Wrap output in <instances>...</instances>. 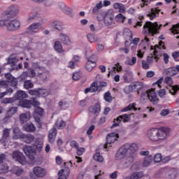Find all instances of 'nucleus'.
<instances>
[{"label":"nucleus","mask_w":179,"mask_h":179,"mask_svg":"<svg viewBox=\"0 0 179 179\" xmlns=\"http://www.w3.org/2000/svg\"><path fill=\"white\" fill-rule=\"evenodd\" d=\"M76 149H77L76 153H77L78 156H82V155H83V153H85V152H86V148H85L78 147Z\"/></svg>","instance_id":"0e129e2a"},{"label":"nucleus","mask_w":179,"mask_h":179,"mask_svg":"<svg viewBox=\"0 0 179 179\" xmlns=\"http://www.w3.org/2000/svg\"><path fill=\"white\" fill-rule=\"evenodd\" d=\"M33 173L36 176V177H38L39 178L44 177V176L47 174V171H45V169L40 166L34 167Z\"/></svg>","instance_id":"4468645a"},{"label":"nucleus","mask_w":179,"mask_h":179,"mask_svg":"<svg viewBox=\"0 0 179 179\" xmlns=\"http://www.w3.org/2000/svg\"><path fill=\"white\" fill-rule=\"evenodd\" d=\"M96 66H97V63L90 61H87L85 64V69L88 72H92V71H93V69L96 68Z\"/></svg>","instance_id":"c756f323"},{"label":"nucleus","mask_w":179,"mask_h":179,"mask_svg":"<svg viewBox=\"0 0 179 179\" xmlns=\"http://www.w3.org/2000/svg\"><path fill=\"white\" fill-rule=\"evenodd\" d=\"M60 40L63 44L65 45H69L71 44V40H69V37L65 34H60Z\"/></svg>","instance_id":"e433bc0d"},{"label":"nucleus","mask_w":179,"mask_h":179,"mask_svg":"<svg viewBox=\"0 0 179 179\" xmlns=\"http://www.w3.org/2000/svg\"><path fill=\"white\" fill-rule=\"evenodd\" d=\"M19 13V6L17 5H11L8 10L3 13V19L8 21L10 17H15Z\"/></svg>","instance_id":"20e7f679"},{"label":"nucleus","mask_w":179,"mask_h":179,"mask_svg":"<svg viewBox=\"0 0 179 179\" xmlns=\"http://www.w3.org/2000/svg\"><path fill=\"white\" fill-rule=\"evenodd\" d=\"M141 100H150L151 103L154 104H157V103H159V98H157L155 90L142 92L141 94Z\"/></svg>","instance_id":"7ed1b4c3"},{"label":"nucleus","mask_w":179,"mask_h":179,"mask_svg":"<svg viewBox=\"0 0 179 179\" xmlns=\"http://www.w3.org/2000/svg\"><path fill=\"white\" fill-rule=\"evenodd\" d=\"M8 86H9V82L5 80L0 81L1 89H8Z\"/></svg>","instance_id":"680f3d73"},{"label":"nucleus","mask_w":179,"mask_h":179,"mask_svg":"<svg viewBox=\"0 0 179 179\" xmlns=\"http://www.w3.org/2000/svg\"><path fill=\"white\" fill-rule=\"evenodd\" d=\"M43 141H39L38 143H36V149L38 152H42L43 151Z\"/></svg>","instance_id":"e2e57ef3"},{"label":"nucleus","mask_w":179,"mask_h":179,"mask_svg":"<svg viewBox=\"0 0 179 179\" xmlns=\"http://www.w3.org/2000/svg\"><path fill=\"white\" fill-rule=\"evenodd\" d=\"M22 138H23L24 142H25V143H33V142H34V140L36 139L34 138V136H33L31 134H27V135L22 136Z\"/></svg>","instance_id":"f704fd0d"},{"label":"nucleus","mask_w":179,"mask_h":179,"mask_svg":"<svg viewBox=\"0 0 179 179\" xmlns=\"http://www.w3.org/2000/svg\"><path fill=\"white\" fill-rule=\"evenodd\" d=\"M28 95L24 91H18L15 94V100H23V99H27Z\"/></svg>","instance_id":"c85d7f7f"},{"label":"nucleus","mask_w":179,"mask_h":179,"mask_svg":"<svg viewBox=\"0 0 179 179\" xmlns=\"http://www.w3.org/2000/svg\"><path fill=\"white\" fill-rule=\"evenodd\" d=\"M13 138L16 140V139H20V138H23V134H22V131H20V129L18 127H15L13 130Z\"/></svg>","instance_id":"bb28decb"},{"label":"nucleus","mask_w":179,"mask_h":179,"mask_svg":"<svg viewBox=\"0 0 179 179\" xmlns=\"http://www.w3.org/2000/svg\"><path fill=\"white\" fill-rule=\"evenodd\" d=\"M134 76V74L131 71H125V73L123 75V79L124 82H131L132 80V78Z\"/></svg>","instance_id":"4c0bfd02"},{"label":"nucleus","mask_w":179,"mask_h":179,"mask_svg":"<svg viewBox=\"0 0 179 179\" xmlns=\"http://www.w3.org/2000/svg\"><path fill=\"white\" fill-rule=\"evenodd\" d=\"M114 9H119L120 13H125V10H127L125 8V6L121 3H115L113 5Z\"/></svg>","instance_id":"72a5a7b5"},{"label":"nucleus","mask_w":179,"mask_h":179,"mask_svg":"<svg viewBox=\"0 0 179 179\" xmlns=\"http://www.w3.org/2000/svg\"><path fill=\"white\" fill-rule=\"evenodd\" d=\"M87 60L97 64V56L96 55H92L89 57H87Z\"/></svg>","instance_id":"5fc2aeb1"},{"label":"nucleus","mask_w":179,"mask_h":179,"mask_svg":"<svg viewBox=\"0 0 179 179\" xmlns=\"http://www.w3.org/2000/svg\"><path fill=\"white\" fill-rule=\"evenodd\" d=\"M6 27H7L8 30L10 31H15V30H19L20 28V22L17 20H14L7 22L6 24Z\"/></svg>","instance_id":"9b49d317"},{"label":"nucleus","mask_w":179,"mask_h":179,"mask_svg":"<svg viewBox=\"0 0 179 179\" xmlns=\"http://www.w3.org/2000/svg\"><path fill=\"white\" fill-rule=\"evenodd\" d=\"M31 115H30V112H27L24 113H21L19 116L20 121L21 124H24L27 122L29 120H30Z\"/></svg>","instance_id":"412c9836"},{"label":"nucleus","mask_w":179,"mask_h":179,"mask_svg":"<svg viewBox=\"0 0 179 179\" xmlns=\"http://www.w3.org/2000/svg\"><path fill=\"white\" fill-rule=\"evenodd\" d=\"M8 85H11L12 87H14V89H17V79H16L15 77L11 79L9 82H8Z\"/></svg>","instance_id":"603ef678"},{"label":"nucleus","mask_w":179,"mask_h":179,"mask_svg":"<svg viewBox=\"0 0 179 179\" xmlns=\"http://www.w3.org/2000/svg\"><path fill=\"white\" fill-rule=\"evenodd\" d=\"M143 177V172L138 171L133 173L130 176L126 177L124 179H139Z\"/></svg>","instance_id":"7c9ffc66"},{"label":"nucleus","mask_w":179,"mask_h":179,"mask_svg":"<svg viewBox=\"0 0 179 179\" xmlns=\"http://www.w3.org/2000/svg\"><path fill=\"white\" fill-rule=\"evenodd\" d=\"M120 136L118 134L115 133H110L108 134L106 136V143L103 145L104 149H107V145H111V143H114L115 141H117Z\"/></svg>","instance_id":"f8f14e48"},{"label":"nucleus","mask_w":179,"mask_h":179,"mask_svg":"<svg viewBox=\"0 0 179 179\" xmlns=\"http://www.w3.org/2000/svg\"><path fill=\"white\" fill-rule=\"evenodd\" d=\"M16 113H17V107H9L6 112L4 118L2 120L3 124L10 122V118H12Z\"/></svg>","instance_id":"6e6552de"},{"label":"nucleus","mask_w":179,"mask_h":179,"mask_svg":"<svg viewBox=\"0 0 179 179\" xmlns=\"http://www.w3.org/2000/svg\"><path fill=\"white\" fill-rule=\"evenodd\" d=\"M143 89V83L142 82H134L132 83L128 87H126L124 89V93L126 94H129V93L132 92H137V94H139V90H142Z\"/></svg>","instance_id":"39448f33"},{"label":"nucleus","mask_w":179,"mask_h":179,"mask_svg":"<svg viewBox=\"0 0 179 179\" xmlns=\"http://www.w3.org/2000/svg\"><path fill=\"white\" fill-rule=\"evenodd\" d=\"M103 98L106 101H108V103H111L113 101V96H111V92H110V91H108L104 94Z\"/></svg>","instance_id":"3c124183"},{"label":"nucleus","mask_w":179,"mask_h":179,"mask_svg":"<svg viewBox=\"0 0 179 179\" xmlns=\"http://www.w3.org/2000/svg\"><path fill=\"white\" fill-rule=\"evenodd\" d=\"M156 48H160V49L163 48V50H166V46H164V42L160 41L159 42V45H156L155 46V51H156Z\"/></svg>","instance_id":"69168bd1"},{"label":"nucleus","mask_w":179,"mask_h":179,"mask_svg":"<svg viewBox=\"0 0 179 179\" xmlns=\"http://www.w3.org/2000/svg\"><path fill=\"white\" fill-rule=\"evenodd\" d=\"M163 160L162 154H156L154 157V162L155 163H160V161Z\"/></svg>","instance_id":"052dcab7"},{"label":"nucleus","mask_w":179,"mask_h":179,"mask_svg":"<svg viewBox=\"0 0 179 179\" xmlns=\"http://www.w3.org/2000/svg\"><path fill=\"white\" fill-rule=\"evenodd\" d=\"M23 129L26 131V132H35L36 127L33 123H27L23 126Z\"/></svg>","instance_id":"cd10ccee"},{"label":"nucleus","mask_w":179,"mask_h":179,"mask_svg":"<svg viewBox=\"0 0 179 179\" xmlns=\"http://www.w3.org/2000/svg\"><path fill=\"white\" fill-rule=\"evenodd\" d=\"M41 29V24L38 22L31 24L27 29L26 32L28 34H33V33H37L38 30Z\"/></svg>","instance_id":"ddd939ff"},{"label":"nucleus","mask_w":179,"mask_h":179,"mask_svg":"<svg viewBox=\"0 0 179 179\" xmlns=\"http://www.w3.org/2000/svg\"><path fill=\"white\" fill-rule=\"evenodd\" d=\"M38 69L37 70V78L41 80V82H45L47 79H48V76L50 75V72L48 70L45 69V67L43 66H38L36 67Z\"/></svg>","instance_id":"0eeeda50"},{"label":"nucleus","mask_w":179,"mask_h":179,"mask_svg":"<svg viewBox=\"0 0 179 179\" xmlns=\"http://www.w3.org/2000/svg\"><path fill=\"white\" fill-rule=\"evenodd\" d=\"M131 110H134V111H136V110H138V108H136V103H130L126 108L122 109L121 111L122 113H124L125 111H131Z\"/></svg>","instance_id":"a19ab883"},{"label":"nucleus","mask_w":179,"mask_h":179,"mask_svg":"<svg viewBox=\"0 0 179 179\" xmlns=\"http://www.w3.org/2000/svg\"><path fill=\"white\" fill-rule=\"evenodd\" d=\"M12 157L15 162H18L20 164H26V157L23 155V152L15 150L12 154Z\"/></svg>","instance_id":"1a4fd4ad"},{"label":"nucleus","mask_w":179,"mask_h":179,"mask_svg":"<svg viewBox=\"0 0 179 179\" xmlns=\"http://www.w3.org/2000/svg\"><path fill=\"white\" fill-rule=\"evenodd\" d=\"M22 150L26 156H33L36 155V150L33 149L31 146L25 145L22 148Z\"/></svg>","instance_id":"4be33fe9"},{"label":"nucleus","mask_w":179,"mask_h":179,"mask_svg":"<svg viewBox=\"0 0 179 179\" xmlns=\"http://www.w3.org/2000/svg\"><path fill=\"white\" fill-rule=\"evenodd\" d=\"M62 10H63L64 13H66V15H68L69 16H72V10H71V8L64 6Z\"/></svg>","instance_id":"4d7b16f0"},{"label":"nucleus","mask_w":179,"mask_h":179,"mask_svg":"<svg viewBox=\"0 0 179 179\" xmlns=\"http://www.w3.org/2000/svg\"><path fill=\"white\" fill-rule=\"evenodd\" d=\"M17 62H19V57L14 56L13 55H10V57H8V64H9V65H11V66L16 65Z\"/></svg>","instance_id":"473e14b6"},{"label":"nucleus","mask_w":179,"mask_h":179,"mask_svg":"<svg viewBox=\"0 0 179 179\" xmlns=\"http://www.w3.org/2000/svg\"><path fill=\"white\" fill-rule=\"evenodd\" d=\"M170 133V129L167 127H161L160 129H152L149 130L147 136L152 142H159L167 139V136Z\"/></svg>","instance_id":"f257e3e1"},{"label":"nucleus","mask_w":179,"mask_h":179,"mask_svg":"<svg viewBox=\"0 0 179 179\" xmlns=\"http://www.w3.org/2000/svg\"><path fill=\"white\" fill-rule=\"evenodd\" d=\"M157 51L154 50L153 54H150L149 56L147 57V62L149 64V65H151V64H153V60H155V62H157L159 61V57L156 56Z\"/></svg>","instance_id":"b1692460"},{"label":"nucleus","mask_w":179,"mask_h":179,"mask_svg":"<svg viewBox=\"0 0 179 179\" xmlns=\"http://www.w3.org/2000/svg\"><path fill=\"white\" fill-rule=\"evenodd\" d=\"M152 160L153 157H152V155L145 157L142 164L143 167H148V166H150V163H152Z\"/></svg>","instance_id":"c9c22d12"},{"label":"nucleus","mask_w":179,"mask_h":179,"mask_svg":"<svg viewBox=\"0 0 179 179\" xmlns=\"http://www.w3.org/2000/svg\"><path fill=\"white\" fill-rule=\"evenodd\" d=\"M159 13H160V9H157V8H151L150 13L148 14V17H150L151 20L156 17H159Z\"/></svg>","instance_id":"aec40b11"},{"label":"nucleus","mask_w":179,"mask_h":179,"mask_svg":"<svg viewBox=\"0 0 179 179\" xmlns=\"http://www.w3.org/2000/svg\"><path fill=\"white\" fill-rule=\"evenodd\" d=\"M115 19L117 20V22L124 23V22H125V19H127V17L125 16H124L122 14L120 13L117 15H116Z\"/></svg>","instance_id":"864d4df0"},{"label":"nucleus","mask_w":179,"mask_h":179,"mask_svg":"<svg viewBox=\"0 0 179 179\" xmlns=\"http://www.w3.org/2000/svg\"><path fill=\"white\" fill-rule=\"evenodd\" d=\"M15 101V98H4L2 99L1 103L4 104H9V103H13Z\"/></svg>","instance_id":"bf43d9fd"},{"label":"nucleus","mask_w":179,"mask_h":179,"mask_svg":"<svg viewBox=\"0 0 179 179\" xmlns=\"http://www.w3.org/2000/svg\"><path fill=\"white\" fill-rule=\"evenodd\" d=\"M114 22V16L107 13L104 17V23L106 26H111Z\"/></svg>","instance_id":"393cba45"},{"label":"nucleus","mask_w":179,"mask_h":179,"mask_svg":"<svg viewBox=\"0 0 179 179\" xmlns=\"http://www.w3.org/2000/svg\"><path fill=\"white\" fill-rule=\"evenodd\" d=\"M131 120V115L128 114H123L120 116H118L116 120H114V123L111 126V128H115V127H119L120 122L123 121L124 122H129Z\"/></svg>","instance_id":"9d476101"},{"label":"nucleus","mask_w":179,"mask_h":179,"mask_svg":"<svg viewBox=\"0 0 179 179\" xmlns=\"http://www.w3.org/2000/svg\"><path fill=\"white\" fill-rule=\"evenodd\" d=\"M141 64L143 69H149L150 66L149 63H148V62L142 60Z\"/></svg>","instance_id":"774afa93"},{"label":"nucleus","mask_w":179,"mask_h":179,"mask_svg":"<svg viewBox=\"0 0 179 179\" xmlns=\"http://www.w3.org/2000/svg\"><path fill=\"white\" fill-rule=\"evenodd\" d=\"M124 146L126 148V150L130 152V153H135V152L138 150V145H136V143H126Z\"/></svg>","instance_id":"6ab92c4d"},{"label":"nucleus","mask_w":179,"mask_h":179,"mask_svg":"<svg viewBox=\"0 0 179 179\" xmlns=\"http://www.w3.org/2000/svg\"><path fill=\"white\" fill-rule=\"evenodd\" d=\"M12 173L15 174V176H21V174H23V169L18 166H14L12 169Z\"/></svg>","instance_id":"49530a36"},{"label":"nucleus","mask_w":179,"mask_h":179,"mask_svg":"<svg viewBox=\"0 0 179 179\" xmlns=\"http://www.w3.org/2000/svg\"><path fill=\"white\" fill-rule=\"evenodd\" d=\"M163 25L158 24L157 22L152 23V22L148 21L143 26V30L145 33L155 36L159 33V30L162 28Z\"/></svg>","instance_id":"f03ea898"},{"label":"nucleus","mask_w":179,"mask_h":179,"mask_svg":"<svg viewBox=\"0 0 179 179\" xmlns=\"http://www.w3.org/2000/svg\"><path fill=\"white\" fill-rule=\"evenodd\" d=\"M101 110V106H100V103H95L94 106L89 108L90 113H92V114H94L95 115H99Z\"/></svg>","instance_id":"a211bd4d"},{"label":"nucleus","mask_w":179,"mask_h":179,"mask_svg":"<svg viewBox=\"0 0 179 179\" xmlns=\"http://www.w3.org/2000/svg\"><path fill=\"white\" fill-rule=\"evenodd\" d=\"M126 64L127 65H135L136 64V57H133L131 59H129L127 60Z\"/></svg>","instance_id":"6e6d98bb"},{"label":"nucleus","mask_w":179,"mask_h":179,"mask_svg":"<svg viewBox=\"0 0 179 179\" xmlns=\"http://www.w3.org/2000/svg\"><path fill=\"white\" fill-rule=\"evenodd\" d=\"M24 89H33L34 87V84H33V82L31 80H25L24 83Z\"/></svg>","instance_id":"8fccbe9b"},{"label":"nucleus","mask_w":179,"mask_h":179,"mask_svg":"<svg viewBox=\"0 0 179 179\" xmlns=\"http://www.w3.org/2000/svg\"><path fill=\"white\" fill-rule=\"evenodd\" d=\"M55 138H57V129L53 127L49 131L48 134V141L50 143H54L55 142Z\"/></svg>","instance_id":"f3484780"},{"label":"nucleus","mask_w":179,"mask_h":179,"mask_svg":"<svg viewBox=\"0 0 179 179\" xmlns=\"http://www.w3.org/2000/svg\"><path fill=\"white\" fill-rule=\"evenodd\" d=\"M165 73L168 76H176L178 75V71H176V67H171L165 70Z\"/></svg>","instance_id":"2f4dec72"},{"label":"nucleus","mask_w":179,"mask_h":179,"mask_svg":"<svg viewBox=\"0 0 179 179\" xmlns=\"http://www.w3.org/2000/svg\"><path fill=\"white\" fill-rule=\"evenodd\" d=\"M177 177V171L171 170L168 172L167 179H175Z\"/></svg>","instance_id":"09e8293b"},{"label":"nucleus","mask_w":179,"mask_h":179,"mask_svg":"<svg viewBox=\"0 0 179 179\" xmlns=\"http://www.w3.org/2000/svg\"><path fill=\"white\" fill-rule=\"evenodd\" d=\"M34 117L35 122H36V127L38 128H41L43 124H41V120H40V117H38L36 115H34Z\"/></svg>","instance_id":"13d9d810"},{"label":"nucleus","mask_w":179,"mask_h":179,"mask_svg":"<svg viewBox=\"0 0 179 179\" xmlns=\"http://www.w3.org/2000/svg\"><path fill=\"white\" fill-rule=\"evenodd\" d=\"M127 153H128V151L127 150V148H125V146L123 145L118 150L115 155L117 160H121V159H124V157L127 156Z\"/></svg>","instance_id":"2eb2a0df"},{"label":"nucleus","mask_w":179,"mask_h":179,"mask_svg":"<svg viewBox=\"0 0 179 179\" xmlns=\"http://www.w3.org/2000/svg\"><path fill=\"white\" fill-rule=\"evenodd\" d=\"M54 48L55 51H57V52H59L60 54L64 52V49L62 48V44L59 42V41H57L55 43Z\"/></svg>","instance_id":"58836bf2"},{"label":"nucleus","mask_w":179,"mask_h":179,"mask_svg":"<svg viewBox=\"0 0 179 179\" xmlns=\"http://www.w3.org/2000/svg\"><path fill=\"white\" fill-rule=\"evenodd\" d=\"M50 94V90L47 89H38V96H42V97H47Z\"/></svg>","instance_id":"37998d69"},{"label":"nucleus","mask_w":179,"mask_h":179,"mask_svg":"<svg viewBox=\"0 0 179 179\" xmlns=\"http://www.w3.org/2000/svg\"><path fill=\"white\" fill-rule=\"evenodd\" d=\"M10 136V129L6 128L3 130V136L1 139L0 140V142L1 143H3V142H6L8 140V138Z\"/></svg>","instance_id":"a878e982"},{"label":"nucleus","mask_w":179,"mask_h":179,"mask_svg":"<svg viewBox=\"0 0 179 179\" xmlns=\"http://www.w3.org/2000/svg\"><path fill=\"white\" fill-rule=\"evenodd\" d=\"M87 38L90 43H97L99 41V37L93 34H87Z\"/></svg>","instance_id":"ea45409f"},{"label":"nucleus","mask_w":179,"mask_h":179,"mask_svg":"<svg viewBox=\"0 0 179 179\" xmlns=\"http://www.w3.org/2000/svg\"><path fill=\"white\" fill-rule=\"evenodd\" d=\"M94 160L99 162V163H103L104 162V158L103 156L100 155L99 152H96L94 156Z\"/></svg>","instance_id":"de8ad7c7"},{"label":"nucleus","mask_w":179,"mask_h":179,"mask_svg":"<svg viewBox=\"0 0 179 179\" xmlns=\"http://www.w3.org/2000/svg\"><path fill=\"white\" fill-rule=\"evenodd\" d=\"M99 90V85H97L96 82L92 83L90 87H87L85 90V94H87V93H93L94 92H97Z\"/></svg>","instance_id":"5701e85b"},{"label":"nucleus","mask_w":179,"mask_h":179,"mask_svg":"<svg viewBox=\"0 0 179 179\" xmlns=\"http://www.w3.org/2000/svg\"><path fill=\"white\" fill-rule=\"evenodd\" d=\"M133 162H134V157H128L120 164V169L122 170H125V169H128L129 166H131V163H133Z\"/></svg>","instance_id":"dca6fc26"},{"label":"nucleus","mask_w":179,"mask_h":179,"mask_svg":"<svg viewBox=\"0 0 179 179\" xmlns=\"http://www.w3.org/2000/svg\"><path fill=\"white\" fill-rule=\"evenodd\" d=\"M19 104L21 107L24 108H31V107H38L40 106V102H38L36 97H32L31 100L24 99L20 101Z\"/></svg>","instance_id":"423d86ee"},{"label":"nucleus","mask_w":179,"mask_h":179,"mask_svg":"<svg viewBox=\"0 0 179 179\" xmlns=\"http://www.w3.org/2000/svg\"><path fill=\"white\" fill-rule=\"evenodd\" d=\"M80 73L76 72L73 74V80H79L80 79Z\"/></svg>","instance_id":"338daca9"},{"label":"nucleus","mask_w":179,"mask_h":179,"mask_svg":"<svg viewBox=\"0 0 179 179\" xmlns=\"http://www.w3.org/2000/svg\"><path fill=\"white\" fill-rule=\"evenodd\" d=\"M52 26L54 29H56V30H59V31H61L64 29V24L59 21H55V22H53Z\"/></svg>","instance_id":"c03bdc74"},{"label":"nucleus","mask_w":179,"mask_h":179,"mask_svg":"<svg viewBox=\"0 0 179 179\" xmlns=\"http://www.w3.org/2000/svg\"><path fill=\"white\" fill-rule=\"evenodd\" d=\"M35 107L36 108L34 110V115H38L39 117H43V115H44V109L37 106Z\"/></svg>","instance_id":"a18cd8bd"},{"label":"nucleus","mask_w":179,"mask_h":179,"mask_svg":"<svg viewBox=\"0 0 179 179\" xmlns=\"http://www.w3.org/2000/svg\"><path fill=\"white\" fill-rule=\"evenodd\" d=\"M101 8H103V2L99 1L96 4L94 8H92V13L94 15H96V13H99V11L100 10V9H101Z\"/></svg>","instance_id":"79ce46f5"}]
</instances>
